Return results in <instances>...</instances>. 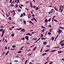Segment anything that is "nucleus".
<instances>
[{
	"mask_svg": "<svg viewBox=\"0 0 64 64\" xmlns=\"http://www.w3.org/2000/svg\"><path fill=\"white\" fill-rule=\"evenodd\" d=\"M58 32V34H60L61 33V32H62V30H60V29H59Z\"/></svg>",
	"mask_w": 64,
	"mask_h": 64,
	"instance_id": "f257e3e1",
	"label": "nucleus"
},
{
	"mask_svg": "<svg viewBox=\"0 0 64 64\" xmlns=\"http://www.w3.org/2000/svg\"><path fill=\"white\" fill-rule=\"evenodd\" d=\"M53 9H52V10H51L48 13H49V14H50V13H53Z\"/></svg>",
	"mask_w": 64,
	"mask_h": 64,
	"instance_id": "f03ea898",
	"label": "nucleus"
},
{
	"mask_svg": "<svg viewBox=\"0 0 64 64\" xmlns=\"http://www.w3.org/2000/svg\"><path fill=\"white\" fill-rule=\"evenodd\" d=\"M28 38H29V37L28 36H26L25 37V39H26L27 40H29Z\"/></svg>",
	"mask_w": 64,
	"mask_h": 64,
	"instance_id": "7ed1b4c3",
	"label": "nucleus"
},
{
	"mask_svg": "<svg viewBox=\"0 0 64 64\" xmlns=\"http://www.w3.org/2000/svg\"><path fill=\"white\" fill-rule=\"evenodd\" d=\"M62 5H61L60 6V9H59V10H61V8H62Z\"/></svg>",
	"mask_w": 64,
	"mask_h": 64,
	"instance_id": "20e7f679",
	"label": "nucleus"
},
{
	"mask_svg": "<svg viewBox=\"0 0 64 64\" xmlns=\"http://www.w3.org/2000/svg\"><path fill=\"white\" fill-rule=\"evenodd\" d=\"M25 29H22L21 30V31L22 32H25Z\"/></svg>",
	"mask_w": 64,
	"mask_h": 64,
	"instance_id": "39448f33",
	"label": "nucleus"
},
{
	"mask_svg": "<svg viewBox=\"0 0 64 64\" xmlns=\"http://www.w3.org/2000/svg\"><path fill=\"white\" fill-rule=\"evenodd\" d=\"M24 24H26V22L25 20L24 21Z\"/></svg>",
	"mask_w": 64,
	"mask_h": 64,
	"instance_id": "423d86ee",
	"label": "nucleus"
},
{
	"mask_svg": "<svg viewBox=\"0 0 64 64\" xmlns=\"http://www.w3.org/2000/svg\"><path fill=\"white\" fill-rule=\"evenodd\" d=\"M44 21H45V22H48V20L47 19H46Z\"/></svg>",
	"mask_w": 64,
	"mask_h": 64,
	"instance_id": "0eeeda50",
	"label": "nucleus"
},
{
	"mask_svg": "<svg viewBox=\"0 0 64 64\" xmlns=\"http://www.w3.org/2000/svg\"><path fill=\"white\" fill-rule=\"evenodd\" d=\"M46 54H46V53H44L42 54V56H44V55H46Z\"/></svg>",
	"mask_w": 64,
	"mask_h": 64,
	"instance_id": "6e6552de",
	"label": "nucleus"
},
{
	"mask_svg": "<svg viewBox=\"0 0 64 64\" xmlns=\"http://www.w3.org/2000/svg\"><path fill=\"white\" fill-rule=\"evenodd\" d=\"M51 18H50L48 20V22H50V21H51Z\"/></svg>",
	"mask_w": 64,
	"mask_h": 64,
	"instance_id": "1a4fd4ad",
	"label": "nucleus"
},
{
	"mask_svg": "<svg viewBox=\"0 0 64 64\" xmlns=\"http://www.w3.org/2000/svg\"><path fill=\"white\" fill-rule=\"evenodd\" d=\"M9 50L8 52H7V53L6 54V55H7L9 53Z\"/></svg>",
	"mask_w": 64,
	"mask_h": 64,
	"instance_id": "9d476101",
	"label": "nucleus"
},
{
	"mask_svg": "<svg viewBox=\"0 0 64 64\" xmlns=\"http://www.w3.org/2000/svg\"><path fill=\"white\" fill-rule=\"evenodd\" d=\"M30 7H31V8H32V7H33V5H32V4H30Z\"/></svg>",
	"mask_w": 64,
	"mask_h": 64,
	"instance_id": "9b49d317",
	"label": "nucleus"
},
{
	"mask_svg": "<svg viewBox=\"0 0 64 64\" xmlns=\"http://www.w3.org/2000/svg\"><path fill=\"white\" fill-rule=\"evenodd\" d=\"M33 18L35 21L36 22H37V20H36V19H35V18L34 17H33Z\"/></svg>",
	"mask_w": 64,
	"mask_h": 64,
	"instance_id": "f8f14e48",
	"label": "nucleus"
},
{
	"mask_svg": "<svg viewBox=\"0 0 64 64\" xmlns=\"http://www.w3.org/2000/svg\"><path fill=\"white\" fill-rule=\"evenodd\" d=\"M54 51H56V50H54L50 52H54Z\"/></svg>",
	"mask_w": 64,
	"mask_h": 64,
	"instance_id": "ddd939ff",
	"label": "nucleus"
},
{
	"mask_svg": "<svg viewBox=\"0 0 64 64\" xmlns=\"http://www.w3.org/2000/svg\"><path fill=\"white\" fill-rule=\"evenodd\" d=\"M36 39H37V38H33V39H32V40H36Z\"/></svg>",
	"mask_w": 64,
	"mask_h": 64,
	"instance_id": "4468645a",
	"label": "nucleus"
},
{
	"mask_svg": "<svg viewBox=\"0 0 64 64\" xmlns=\"http://www.w3.org/2000/svg\"><path fill=\"white\" fill-rule=\"evenodd\" d=\"M64 43H62L61 44V46L62 47V46H64Z\"/></svg>",
	"mask_w": 64,
	"mask_h": 64,
	"instance_id": "2eb2a0df",
	"label": "nucleus"
},
{
	"mask_svg": "<svg viewBox=\"0 0 64 64\" xmlns=\"http://www.w3.org/2000/svg\"><path fill=\"white\" fill-rule=\"evenodd\" d=\"M41 39H42V40H45L46 39L45 38H41Z\"/></svg>",
	"mask_w": 64,
	"mask_h": 64,
	"instance_id": "dca6fc26",
	"label": "nucleus"
},
{
	"mask_svg": "<svg viewBox=\"0 0 64 64\" xmlns=\"http://www.w3.org/2000/svg\"><path fill=\"white\" fill-rule=\"evenodd\" d=\"M23 47H24V46H22V47L21 48V49H20V50H22V49H23Z\"/></svg>",
	"mask_w": 64,
	"mask_h": 64,
	"instance_id": "f3484780",
	"label": "nucleus"
},
{
	"mask_svg": "<svg viewBox=\"0 0 64 64\" xmlns=\"http://www.w3.org/2000/svg\"><path fill=\"white\" fill-rule=\"evenodd\" d=\"M46 43L47 42H44V45H46Z\"/></svg>",
	"mask_w": 64,
	"mask_h": 64,
	"instance_id": "a211bd4d",
	"label": "nucleus"
},
{
	"mask_svg": "<svg viewBox=\"0 0 64 64\" xmlns=\"http://www.w3.org/2000/svg\"><path fill=\"white\" fill-rule=\"evenodd\" d=\"M40 37L41 38L43 37V34H42Z\"/></svg>",
	"mask_w": 64,
	"mask_h": 64,
	"instance_id": "6ab92c4d",
	"label": "nucleus"
},
{
	"mask_svg": "<svg viewBox=\"0 0 64 64\" xmlns=\"http://www.w3.org/2000/svg\"><path fill=\"white\" fill-rule=\"evenodd\" d=\"M48 35H50L51 34V33L50 32H48Z\"/></svg>",
	"mask_w": 64,
	"mask_h": 64,
	"instance_id": "aec40b11",
	"label": "nucleus"
},
{
	"mask_svg": "<svg viewBox=\"0 0 64 64\" xmlns=\"http://www.w3.org/2000/svg\"><path fill=\"white\" fill-rule=\"evenodd\" d=\"M64 40H62V41H61L60 42V43H62V42H64Z\"/></svg>",
	"mask_w": 64,
	"mask_h": 64,
	"instance_id": "412c9836",
	"label": "nucleus"
},
{
	"mask_svg": "<svg viewBox=\"0 0 64 64\" xmlns=\"http://www.w3.org/2000/svg\"><path fill=\"white\" fill-rule=\"evenodd\" d=\"M42 50H43V46L42 47V48L40 50L41 52H42Z\"/></svg>",
	"mask_w": 64,
	"mask_h": 64,
	"instance_id": "4be33fe9",
	"label": "nucleus"
},
{
	"mask_svg": "<svg viewBox=\"0 0 64 64\" xmlns=\"http://www.w3.org/2000/svg\"><path fill=\"white\" fill-rule=\"evenodd\" d=\"M22 40H25V38H21Z\"/></svg>",
	"mask_w": 64,
	"mask_h": 64,
	"instance_id": "5701e85b",
	"label": "nucleus"
},
{
	"mask_svg": "<svg viewBox=\"0 0 64 64\" xmlns=\"http://www.w3.org/2000/svg\"><path fill=\"white\" fill-rule=\"evenodd\" d=\"M3 29L2 28L0 30V32H2V31H3Z\"/></svg>",
	"mask_w": 64,
	"mask_h": 64,
	"instance_id": "b1692460",
	"label": "nucleus"
},
{
	"mask_svg": "<svg viewBox=\"0 0 64 64\" xmlns=\"http://www.w3.org/2000/svg\"><path fill=\"white\" fill-rule=\"evenodd\" d=\"M20 17H23V14H21L20 16Z\"/></svg>",
	"mask_w": 64,
	"mask_h": 64,
	"instance_id": "393cba45",
	"label": "nucleus"
},
{
	"mask_svg": "<svg viewBox=\"0 0 64 64\" xmlns=\"http://www.w3.org/2000/svg\"><path fill=\"white\" fill-rule=\"evenodd\" d=\"M52 30H53V29L51 28V29H50V32H51V31Z\"/></svg>",
	"mask_w": 64,
	"mask_h": 64,
	"instance_id": "a878e982",
	"label": "nucleus"
},
{
	"mask_svg": "<svg viewBox=\"0 0 64 64\" xmlns=\"http://www.w3.org/2000/svg\"><path fill=\"white\" fill-rule=\"evenodd\" d=\"M28 18H30V17H31V16L30 15V14H28Z\"/></svg>",
	"mask_w": 64,
	"mask_h": 64,
	"instance_id": "bb28decb",
	"label": "nucleus"
},
{
	"mask_svg": "<svg viewBox=\"0 0 64 64\" xmlns=\"http://www.w3.org/2000/svg\"><path fill=\"white\" fill-rule=\"evenodd\" d=\"M52 40H54V37H52Z\"/></svg>",
	"mask_w": 64,
	"mask_h": 64,
	"instance_id": "cd10ccee",
	"label": "nucleus"
},
{
	"mask_svg": "<svg viewBox=\"0 0 64 64\" xmlns=\"http://www.w3.org/2000/svg\"><path fill=\"white\" fill-rule=\"evenodd\" d=\"M54 20V21H55V22H58V21H57V20L55 19Z\"/></svg>",
	"mask_w": 64,
	"mask_h": 64,
	"instance_id": "c85d7f7f",
	"label": "nucleus"
},
{
	"mask_svg": "<svg viewBox=\"0 0 64 64\" xmlns=\"http://www.w3.org/2000/svg\"><path fill=\"white\" fill-rule=\"evenodd\" d=\"M60 28H61V29H64V28H63L62 27H60Z\"/></svg>",
	"mask_w": 64,
	"mask_h": 64,
	"instance_id": "c756f323",
	"label": "nucleus"
},
{
	"mask_svg": "<svg viewBox=\"0 0 64 64\" xmlns=\"http://www.w3.org/2000/svg\"><path fill=\"white\" fill-rule=\"evenodd\" d=\"M21 10H20L19 9H18V12H21Z\"/></svg>",
	"mask_w": 64,
	"mask_h": 64,
	"instance_id": "7c9ffc66",
	"label": "nucleus"
},
{
	"mask_svg": "<svg viewBox=\"0 0 64 64\" xmlns=\"http://www.w3.org/2000/svg\"><path fill=\"white\" fill-rule=\"evenodd\" d=\"M62 51H58V53H62Z\"/></svg>",
	"mask_w": 64,
	"mask_h": 64,
	"instance_id": "2f4dec72",
	"label": "nucleus"
},
{
	"mask_svg": "<svg viewBox=\"0 0 64 64\" xmlns=\"http://www.w3.org/2000/svg\"><path fill=\"white\" fill-rule=\"evenodd\" d=\"M21 52V51H19L18 52V53H20Z\"/></svg>",
	"mask_w": 64,
	"mask_h": 64,
	"instance_id": "473e14b6",
	"label": "nucleus"
},
{
	"mask_svg": "<svg viewBox=\"0 0 64 64\" xmlns=\"http://www.w3.org/2000/svg\"><path fill=\"white\" fill-rule=\"evenodd\" d=\"M29 22L30 23H31V24H33V22H32L31 21H30Z\"/></svg>",
	"mask_w": 64,
	"mask_h": 64,
	"instance_id": "72a5a7b5",
	"label": "nucleus"
},
{
	"mask_svg": "<svg viewBox=\"0 0 64 64\" xmlns=\"http://www.w3.org/2000/svg\"><path fill=\"white\" fill-rule=\"evenodd\" d=\"M12 47H13V48H15V46L14 45L12 46Z\"/></svg>",
	"mask_w": 64,
	"mask_h": 64,
	"instance_id": "f704fd0d",
	"label": "nucleus"
},
{
	"mask_svg": "<svg viewBox=\"0 0 64 64\" xmlns=\"http://www.w3.org/2000/svg\"><path fill=\"white\" fill-rule=\"evenodd\" d=\"M4 32H5V30H3L2 31V33L4 34Z\"/></svg>",
	"mask_w": 64,
	"mask_h": 64,
	"instance_id": "c9c22d12",
	"label": "nucleus"
},
{
	"mask_svg": "<svg viewBox=\"0 0 64 64\" xmlns=\"http://www.w3.org/2000/svg\"><path fill=\"white\" fill-rule=\"evenodd\" d=\"M31 55H32V54H28V56H31Z\"/></svg>",
	"mask_w": 64,
	"mask_h": 64,
	"instance_id": "e433bc0d",
	"label": "nucleus"
},
{
	"mask_svg": "<svg viewBox=\"0 0 64 64\" xmlns=\"http://www.w3.org/2000/svg\"><path fill=\"white\" fill-rule=\"evenodd\" d=\"M14 62H18V60H14Z\"/></svg>",
	"mask_w": 64,
	"mask_h": 64,
	"instance_id": "4c0bfd02",
	"label": "nucleus"
},
{
	"mask_svg": "<svg viewBox=\"0 0 64 64\" xmlns=\"http://www.w3.org/2000/svg\"><path fill=\"white\" fill-rule=\"evenodd\" d=\"M36 49V47H35L34 48V49L33 50V51H34V50H35V49Z\"/></svg>",
	"mask_w": 64,
	"mask_h": 64,
	"instance_id": "58836bf2",
	"label": "nucleus"
},
{
	"mask_svg": "<svg viewBox=\"0 0 64 64\" xmlns=\"http://www.w3.org/2000/svg\"><path fill=\"white\" fill-rule=\"evenodd\" d=\"M49 51V50H45V52H48Z\"/></svg>",
	"mask_w": 64,
	"mask_h": 64,
	"instance_id": "ea45409f",
	"label": "nucleus"
},
{
	"mask_svg": "<svg viewBox=\"0 0 64 64\" xmlns=\"http://www.w3.org/2000/svg\"><path fill=\"white\" fill-rule=\"evenodd\" d=\"M27 61H28V60H27L26 62L25 63V64H26V63H27Z\"/></svg>",
	"mask_w": 64,
	"mask_h": 64,
	"instance_id": "a19ab883",
	"label": "nucleus"
},
{
	"mask_svg": "<svg viewBox=\"0 0 64 64\" xmlns=\"http://www.w3.org/2000/svg\"><path fill=\"white\" fill-rule=\"evenodd\" d=\"M18 2H19V0H18V1L16 2L17 4H18Z\"/></svg>",
	"mask_w": 64,
	"mask_h": 64,
	"instance_id": "79ce46f5",
	"label": "nucleus"
},
{
	"mask_svg": "<svg viewBox=\"0 0 64 64\" xmlns=\"http://www.w3.org/2000/svg\"><path fill=\"white\" fill-rule=\"evenodd\" d=\"M14 36V34H13L12 35V36Z\"/></svg>",
	"mask_w": 64,
	"mask_h": 64,
	"instance_id": "37998d69",
	"label": "nucleus"
},
{
	"mask_svg": "<svg viewBox=\"0 0 64 64\" xmlns=\"http://www.w3.org/2000/svg\"><path fill=\"white\" fill-rule=\"evenodd\" d=\"M33 8H36V6H32Z\"/></svg>",
	"mask_w": 64,
	"mask_h": 64,
	"instance_id": "c03bdc74",
	"label": "nucleus"
},
{
	"mask_svg": "<svg viewBox=\"0 0 64 64\" xmlns=\"http://www.w3.org/2000/svg\"><path fill=\"white\" fill-rule=\"evenodd\" d=\"M63 9L62 8V10H61L60 11L61 12H62V11H63Z\"/></svg>",
	"mask_w": 64,
	"mask_h": 64,
	"instance_id": "a18cd8bd",
	"label": "nucleus"
},
{
	"mask_svg": "<svg viewBox=\"0 0 64 64\" xmlns=\"http://www.w3.org/2000/svg\"><path fill=\"white\" fill-rule=\"evenodd\" d=\"M52 63H53V62H51L49 64H52Z\"/></svg>",
	"mask_w": 64,
	"mask_h": 64,
	"instance_id": "49530a36",
	"label": "nucleus"
},
{
	"mask_svg": "<svg viewBox=\"0 0 64 64\" xmlns=\"http://www.w3.org/2000/svg\"><path fill=\"white\" fill-rule=\"evenodd\" d=\"M23 14L24 16H26V14H25V13H24Z\"/></svg>",
	"mask_w": 64,
	"mask_h": 64,
	"instance_id": "de8ad7c7",
	"label": "nucleus"
},
{
	"mask_svg": "<svg viewBox=\"0 0 64 64\" xmlns=\"http://www.w3.org/2000/svg\"><path fill=\"white\" fill-rule=\"evenodd\" d=\"M16 14V13H15L14 12V13L13 14V16H14V15H15Z\"/></svg>",
	"mask_w": 64,
	"mask_h": 64,
	"instance_id": "09e8293b",
	"label": "nucleus"
},
{
	"mask_svg": "<svg viewBox=\"0 0 64 64\" xmlns=\"http://www.w3.org/2000/svg\"><path fill=\"white\" fill-rule=\"evenodd\" d=\"M22 29L21 28H19L18 29V30H20Z\"/></svg>",
	"mask_w": 64,
	"mask_h": 64,
	"instance_id": "8fccbe9b",
	"label": "nucleus"
},
{
	"mask_svg": "<svg viewBox=\"0 0 64 64\" xmlns=\"http://www.w3.org/2000/svg\"><path fill=\"white\" fill-rule=\"evenodd\" d=\"M30 33H28L26 34V35H29V34H30Z\"/></svg>",
	"mask_w": 64,
	"mask_h": 64,
	"instance_id": "3c124183",
	"label": "nucleus"
},
{
	"mask_svg": "<svg viewBox=\"0 0 64 64\" xmlns=\"http://www.w3.org/2000/svg\"><path fill=\"white\" fill-rule=\"evenodd\" d=\"M3 35H4V34L2 33V37H3Z\"/></svg>",
	"mask_w": 64,
	"mask_h": 64,
	"instance_id": "603ef678",
	"label": "nucleus"
},
{
	"mask_svg": "<svg viewBox=\"0 0 64 64\" xmlns=\"http://www.w3.org/2000/svg\"><path fill=\"white\" fill-rule=\"evenodd\" d=\"M8 19H9V20H11V17H9L8 18Z\"/></svg>",
	"mask_w": 64,
	"mask_h": 64,
	"instance_id": "864d4df0",
	"label": "nucleus"
},
{
	"mask_svg": "<svg viewBox=\"0 0 64 64\" xmlns=\"http://www.w3.org/2000/svg\"><path fill=\"white\" fill-rule=\"evenodd\" d=\"M44 31H45V30L43 29V30H42V32H44Z\"/></svg>",
	"mask_w": 64,
	"mask_h": 64,
	"instance_id": "5fc2aeb1",
	"label": "nucleus"
},
{
	"mask_svg": "<svg viewBox=\"0 0 64 64\" xmlns=\"http://www.w3.org/2000/svg\"><path fill=\"white\" fill-rule=\"evenodd\" d=\"M58 37V35L56 37V39H57V37Z\"/></svg>",
	"mask_w": 64,
	"mask_h": 64,
	"instance_id": "6e6d98bb",
	"label": "nucleus"
},
{
	"mask_svg": "<svg viewBox=\"0 0 64 64\" xmlns=\"http://www.w3.org/2000/svg\"><path fill=\"white\" fill-rule=\"evenodd\" d=\"M6 16L7 17H9V15H8V14H6Z\"/></svg>",
	"mask_w": 64,
	"mask_h": 64,
	"instance_id": "4d7b16f0",
	"label": "nucleus"
},
{
	"mask_svg": "<svg viewBox=\"0 0 64 64\" xmlns=\"http://www.w3.org/2000/svg\"><path fill=\"white\" fill-rule=\"evenodd\" d=\"M5 41H6V43L7 42V40H5Z\"/></svg>",
	"mask_w": 64,
	"mask_h": 64,
	"instance_id": "13d9d810",
	"label": "nucleus"
},
{
	"mask_svg": "<svg viewBox=\"0 0 64 64\" xmlns=\"http://www.w3.org/2000/svg\"><path fill=\"white\" fill-rule=\"evenodd\" d=\"M36 10H38V8L36 7Z\"/></svg>",
	"mask_w": 64,
	"mask_h": 64,
	"instance_id": "bf43d9fd",
	"label": "nucleus"
},
{
	"mask_svg": "<svg viewBox=\"0 0 64 64\" xmlns=\"http://www.w3.org/2000/svg\"><path fill=\"white\" fill-rule=\"evenodd\" d=\"M3 27H4L3 26H0V28H3Z\"/></svg>",
	"mask_w": 64,
	"mask_h": 64,
	"instance_id": "052dcab7",
	"label": "nucleus"
},
{
	"mask_svg": "<svg viewBox=\"0 0 64 64\" xmlns=\"http://www.w3.org/2000/svg\"><path fill=\"white\" fill-rule=\"evenodd\" d=\"M12 24H15V22H12Z\"/></svg>",
	"mask_w": 64,
	"mask_h": 64,
	"instance_id": "680f3d73",
	"label": "nucleus"
},
{
	"mask_svg": "<svg viewBox=\"0 0 64 64\" xmlns=\"http://www.w3.org/2000/svg\"><path fill=\"white\" fill-rule=\"evenodd\" d=\"M5 49L6 50H7V46H6L5 47Z\"/></svg>",
	"mask_w": 64,
	"mask_h": 64,
	"instance_id": "e2e57ef3",
	"label": "nucleus"
},
{
	"mask_svg": "<svg viewBox=\"0 0 64 64\" xmlns=\"http://www.w3.org/2000/svg\"><path fill=\"white\" fill-rule=\"evenodd\" d=\"M25 9H26V10H29V9H28V8H25Z\"/></svg>",
	"mask_w": 64,
	"mask_h": 64,
	"instance_id": "0e129e2a",
	"label": "nucleus"
},
{
	"mask_svg": "<svg viewBox=\"0 0 64 64\" xmlns=\"http://www.w3.org/2000/svg\"><path fill=\"white\" fill-rule=\"evenodd\" d=\"M10 6H13V5L12 4H10Z\"/></svg>",
	"mask_w": 64,
	"mask_h": 64,
	"instance_id": "69168bd1",
	"label": "nucleus"
},
{
	"mask_svg": "<svg viewBox=\"0 0 64 64\" xmlns=\"http://www.w3.org/2000/svg\"><path fill=\"white\" fill-rule=\"evenodd\" d=\"M32 34H29V36H32Z\"/></svg>",
	"mask_w": 64,
	"mask_h": 64,
	"instance_id": "338daca9",
	"label": "nucleus"
},
{
	"mask_svg": "<svg viewBox=\"0 0 64 64\" xmlns=\"http://www.w3.org/2000/svg\"><path fill=\"white\" fill-rule=\"evenodd\" d=\"M16 6L17 7H18V4H16Z\"/></svg>",
	"mask_w": 64,
	"mask_h": 64,
	"instance_id": "774afa93",
	"label": "nucleus"
}]
</instances>
